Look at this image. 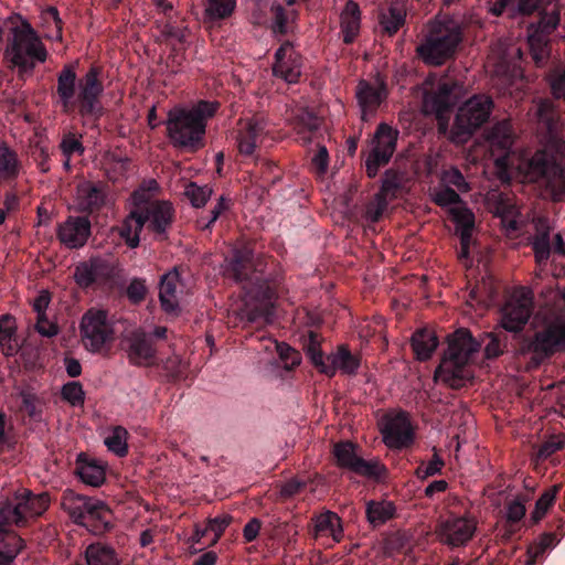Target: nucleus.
<instances>
[{
  "label": "nucleus",
  "mask_w": 565,
  "mask_h": 565,
  "mask_svg": "<svg viewBox=\"0 0 565 565\" xmlns=\"http://www.w3.org/2000/svg\"><path fill=\"white\" fill-rule=\"evenodd\" d=\"M480 343L476 341L466 329L456 331L448 340V350L445 359L460 363L471 364L475 355L479 352Z\"/></svg>",
  "instance_id": "obj_17"
},
{
  "label": "nucleus",
  "mask_w": 565,
  "mask_h": 565,
  "mask_svg": "<svg viewBox=\"0 0 565 565\" xmlns=\"http://www.w3.org/2000/svg\"><path fill=\"white\" fill-rule=\"evenodd\" d=\"M90 233V224L85 217H70L58 228L61 242L70 247L83 246Z\"/></svg>",
  "instance_id": "obj_22"
},
{
  "label": "nucleus",
  "mask_w": 565,
  "mask_h": 565,
  "mask_svg": "<svg viewBox=\"0 0 565 565\" xmlns=\"http://www.w3.org/2000/svg\"><path fill=\"white\" fill-rule=\"evenodd\" d=\"M21 163L17 153L6 143H0V180H11L18 177Z\"/></svg>",
  "instance_id": "obj_38"
},
{
  "label": "nucleus",
  "mask_w": 565,
  "mask_h": 565,
  "mask_svg": "<svg viewBox=\"0 0 565 565\" xmlns=\"http://www.w3.org/2000/svg\"><path fill=\"white\" fill-rule=\"evenodd\" d=\"M435 78L429 77L425 83L424 103L423 107L425 113L435 114L438 120L439 130L446 132L447 122L445 120V111L455 103L457 99L458 89L456 84L450 85L447 82H439L437 90H434Z\"/></svg>",
  "instance_id": "obj_11"
},
{
  "label": "nucleus",
  "mask_w": 565,
  "mask_h": 565,
  "mask_svg": "<svg viewBox=\"0 0 565 565\" xmlns=\"http://www.w3.org/2000/svg\"><path fill=\"white\" fill-rule=\"evenodd\" d=\"M10 29L4 51L7 61L20 75L30 74L38 63H44L49 53L41 36L31 23L15 14L9 18Z\"/></svg>",
  "instance_id": "obj_3"
},
{
  "label": "nucleus",
  "mask_w": 565,
  "mask_h": 565,
  "mask_svg": "<svg viewBox=\"0 0 565 565\" xmlns=\"http://www.w3.org/2000/svg\"><path fill=\"white\" fill-rule=\"evenodd\" d=\"M104 268L105 264L99 259L81 263L75 268L74 279L78 286L88 287L97 279Z\"/></svg>",
  "instance_id": "obj_36"
},
{
  "label": "nucleus",
  "mask_w": 565,
  "mask_h": 565,
  "mask_svg": "<svg viewBox=\"0 0 565 565\" xmlns=\"http://www.w3.org/2000/svg\"><path fill=\"white\" fill-rule=\"evenodd\" d=\"M406 15L405 6L401 1H394L381 12V24L390 34L395 33L404 23Z\"/></svg>",
  "instance_id": "obj_33"
},
{
  "label": "nucleus",
  "mask_w": 565,
  "mask_h": 565,
  "mask_svg": "<svg viewBox=\"0 0 565 565\" xmlns=\"http://www.w3.org/2000/svg\"><path fill=\"white\" fill-rule=\"evenodd\" d=\"M83 345L92 353H98L114 339V328L107 312L92 308L87 310L79 323Z\"/></svg>",
  "instance_id": "obj_9"
},
{
  "label": "nucleus",
  "mask_w": 565,
  "mask_h": 565,
  "mask_svg": "<svg viewBox=\"0 0 565 565\" xmlns=\"http://www.w3.org/2000/svg\"><path fill=\"white\" fill-rule=\"evenodd\" d=\"M275 57L274 74L287 83H296L301 75V61L294 45L289 42L281 44Z\"/></svg>",
  "instance_id": "obj_18"
},
{
  "label": "nucleus",
  "mask_w": 565,
  "mask_h": 565,
  "mask_svg": "<svg viewBox=\"0 0 565 565\" xmlns=\"http://www.w3.org/2000/svg\"><path fill=\"white\" fill-rule=\"evenodd\" d=\"M186 32L188 30L185 28L167 24L163 28L162 35L167 45L175 51H182L184 49Z\"/></svg>",
  "instance_id": "obj_48"
},
{
  "label": "nucleus",
  "mask_w": 565,
  "mask_h": 565,
  "mask_svg": "<svg viewBox=\"0 0 565 565\" xmlns=\"http://www.w3.org/2000/svg\"><path fill=\"white\" fill-rule=\"evenodd\" d=\"M105 193L100 184L84 182L77 188L78 204L82 209H93L104 202Z\"/></svg>",
  "instance_id": "obj_34"
},
{
  "label": "nucleus",
  "mask_w": 565,
  "mask_h": 565,
  "mask_svg": "<svg viewBox=\"0 0 565 565\" xmlns=\"http://www.w3.org/2000/svg\"><path fill=\"white\" fill-rule=\"evenodd\" d=\"M128 160L126 158H117L113 153L105 156L103 161V168L111 180H118L127 169Z\"/></svg>",
  "instance_id": "obj_49"
},
{
  "label": "nucleus",
  "mask_w": 565,
  "mask_h": 565,
  "mask_svg": "<svg viewBox=\"0 0 565 565\" xmlns=\"http://www.w3.org/2000/svg\"><path fill=\"white\" fill-rule=\"evenodd\" d=\"M87 565H118V558L114 550L107 545L97 543L86 548Z\"/></svg>",
  "instance_id": "obj_39"
},
{
  "label": "nucleus",
  "mask_w": 565,
  "mask_h": 565,
  "mask_svg": "<svg viewBox=\"0 0 565 565\" xmlns=\"http://www.w3.org/2000/svg\"><path fill=\"white\" fill-rule=\"evenodd\" d=\"M525 511L524 503L519 500H514L507 507V520L512 523L519 522L525 515Z\"/></svg>",
  "instance_id": "obj_63"
},
{
  "label": "nucleus",
  "mask_w": 565,
  "mask_h": 565,
  "mask_svg": "<svg viewBox=\"0 0 565 565\" xmlns=\"http://www.w3.org/2000/svg\"><path fill=\"white\" fill-rule=\"evenodd\" d=\"M438 347V339L434 331L422 329L412 337V348L416 358L420 361L430 359Z\"/></svg>",
  "instance_id": "obj_31"
},
{
  "label": "nucleus",
  "mask_w": 565,
  "mask_h": 565,
  "mask_svg": "<svg viewBox=\"0 0 565 565\" xmlns=\"http://www.w3.org/2000/svg\"><path fill=\"white\" fill-rule=\"evenodd\" d=\"M76 74L71 66H65L57 78V93L63 107L68 109L75 94Z\"/></svg>",
  "instance_id": "obj_37"
},
{
  "label": "nucleus",
  "mask_w": 565,
  "mask_h": 565,
  "mask_svg": "<svg viewBox=\"0 0 565 565\" xmlns=\"http://www.w3.org/2000/svg\"><path fill=\"white\" fill-rule=\"evenodd\" d=\"M476 529L477 523L473 518L450 515L439 523L437 535L441 543L457 547L467 544Z\"/></svg>",
  "instance_id": "obj_14"
},
{
  "label": "nucleus",
  "mask_w": 565,
  "mask_h": 565,
  "mask_svg": "<svg viewBox=\"0 0 565 565\" xmlns=\"http://www.w3.org/2000/svg\"><path fill=\"white\" fill-rule=\"evenodd\" d=\"M359 366V358L351 354L347 348L340 347L337 352L327 358V365L322 369V373L332 376L339 371L350 375L354 374Z\"/></svg>",
  "instance_id": "obj_27"
},
{
  "label": "nucleus",
  "mask_w": 565,
  "mask_h": 565,
  "mask_svg": "<svg viewBox=\"0 0 565 565\" xmlns=\"http://www.w3.org/2000/svg\"><path fill=\"white\" fill-rule=\"evenodd\" d=\"M185 194L193 206L200 207L211 198L212 189L207 185L199 186L195 183H190L185 189Z\"/></svg>",
  "instance_id": "obj_52"
},
{
  "label": "nucleus",
  "mask_w": 565,
  "mask_h": 565,
  "mask_svg": "<svg viewBox=\"0 0 565 565\" xmlns=\"http://www.w3.org/2000/svg\"><path fill=\"white\" fill-rule=\"evenodd\" d=\"M397 131L381 124L371 141V149L365 160L369 177H375L380 167L388 163L396 148Z\"/></svg>",
  "instance_id": "obj_12"
},
{
  "label": "nucleus",
  "mask_w": 565,
  "mask_h": 565,
  "mask_svg": "<svg viewBox=\"0 0 565 565\" xmlns=\"http://www.w3.org/2000/svg\"><path fill=\"white\" fill-rule=\"evenodd\" d=\"M111 520L113 515L109 508L103 501L94 499L85 521V527L94 534H100L110 529Z\"/></svg>",
  "instance_id": "obj_28"
},
{
  "label": "nucleus",
  "mask_w": 565,
  "mask_h": 565,
  "mask_svg": "<svg viewBox=\"0 0 565 565\" xmlns=\"http://www.w3.org/2000/svg\"><path fill=\"white\" fill-rule=\"evenodd\" d=\"M558 489V486H554L553 488L544 492L536 501L535 509L532 513V519L534 520V522L540 521L545 515L546 511L552 505Z\"/></svg>",
  "instance_id": "obj_53"
},
{
  "label": "nucleus",
  "mask_w": 565,
  "mask_h": 565,
  "mask_svg": "<svg viewBox=\"0 0 565 565\" xmlns=\"http://www.w3.org/2000/svg\"><path fill=\"white\" fill-rule=\"evenodd\" d=\"M533 249L537 263L547 260L551 252L548 233L544 232L534 238Z\"/></svg>",
  "instance_id": "obj_59"
},
{
  "label": "nucleus",
  "mask_w": 565,
  "mask_h": 565,
  "mask_svg": "<svg viewBox=\"0 0 565 565\" xmlns=\"http://www.w3.org/2000/svg\"><path fill=\"white\" fill-rule=\"evenodd\" d=\"M50 505V497L21 489L0 509V565H9L23 547V541L7 526L19 525L41 515Z\"/></svg>",
  "instance_id": "obj_2"
},
{
  "label": "nucleus",
  "mask_w": 565,
  "mask_h": 565,
  "mask_svg": "<svg viewBox=\"0 0 565 565\" xmlns=\"http://www.w3.org/2000/svg\"><path fill=\"white\" fill-rule=\"evenodd\" d=\"M270 343L275 347L276 351L278 352L280 360L285 364V369L290 370L300 364L301 358L299 352H297L286 343H278L276 341H270Z\"/></svg>",
  "instance_id": "obj_51"
},
{
  "label": "nucleus",
  "mask_w": 565,
  "mask_h": 565,
  "mask_svg": "<svg viewBox=\"0 0 565 565\" xmlns=\"http://www.w3.org/2000/svg\"><path fill=\"white\" fill-rule=\"evenodd\" d=\"M61 150L65 157H72L74 154H83L84 147L79 140V137L75 134H67L61 141Z\"/></svg>",
  "instance_id": "obj_56"
},
{
  "label": "nucleus",
  "mask_w": 565,
  "mask_h": 565,
  "mask_svg": "<svg viewBox=\"0 0 565 565\" xmlns=\"http://www.w3.org/2000/svg\"><path fill=\"white\" fill-rule=\"evenodd\" d=\"M469 365L444 358L435 372V379L452 388L462 387L472 379Z\"/></svg>",
  "instance_id": "obj_21"
},
{
  "label": "nucleus",
  "mask_w": 565,
  "mask_h": 565,
  "mask_svg": "<svg viewBox=\"0 0 565 565\" xmlns=\"http://www.w3.org/2000/svg\"><path fill=\"white\" fill-rule=\"evenodd\" d=\"M452 221L456 223V230L460 234L461 248L459 252L460 258L468 257V249L471 241V232L475 225L473 213L465 206L463 203L455 205L449 212Z\"/></svg>",
  "instance_id": "obj_25"
},
{
  "label": "nucleus",
  "mask_w": 565,
  "mask_h": 565,
  "mask_svg": "<svg viewBox=\"0 0 565 565\" xmlns=\"http://www.w3.org/2000/svg\"><path fill=\"white\" fill-rule=\"evenodd\" d=\"M128 359L136 365H149L154 359V350L142 331H134L125 339Z\"/></svg>",
  "instance_id": "obj_23"
},
{
  "label": "nucleus",
  "mask_w": 565,
  "mask_h": 565,
  "mask_svg": "<svg viewBox=\"0 0 565 565\" xmlns=\"http://www.w3.org/2000/svg\"><path fill=\"white\" fill-rule=\"evenodd\" d=\"M333 454L339 466L367 477H380L384 468L376 461H364L355 450L352 443L345 441L334 445Z\"/></svg>",
  "instance_id": "obj_16"
},
{
  "label": "nucleus",
  "mask_w": 565,
  "mask_h": 565,
  "mask_svg": "<svg viewBox=\"0 0 565 565\" xmlns=\"http://www.w3.org/2000/svg\"><path fill=\"white\" fill-rule=\"evenodd\" d=\"M216 110V104L200 102L191 108H173L168 113L167 130L171 142L181 148L203 147L206 120Z\"/></svg>",
  "instance_id": "obj_5"
},
{
  "label": "nucleus",
  "mask_w": 565,
  "mask_h": 565,
  "mask_svg": "<svg viewBox=\"0 0 565 565\" xmlns=\"http://www.w3.org/2000/svg\"><path fill=\"white\" fill-rule=\"evenodd\" d=\"M551 88L556 98L565 97V67L552 74Z\"/></svg>",
  "instance_id": "obj_61"
},
{
  "label": "nucleus",
  "mask_w": 565,
  "mask_h": 565,
  "mask_svg": "<svg viewBox=\"0 0 565 565\" xmlns=\"http://www.w3.org/2000/svg\"><path fill=\"white\" fill-rule=\"evenodd\" d=\"M537 331L529 349L539 356L565 350V313L543 311L535 317Z\"/></svg>",
  "instance_id": "obj_7"
},
{
  "label": "nucleus",
  "mask_w": 565,
  "mask_h": 565,
  "mask_svg": "<svg viewBox=\"0 0 565 565\" xmlns=\"http://www.w3.org/2000/svg\"><path fill=\"white\" fill-rule=\"evenodd\" d=\"M78 476L86 484L98 487L105 481V466L96 460H84L78 466Z\"/></svg>",
  "instance_id": "obj_40"
},
{
  "label": "nucleus",
  "mask_w": 565,
  "mask_h": 565,
  "mask_svg": "<svg viewBox=\"0 0 565 565\" xmlns=\"http://www.w3.org/2000/svg\"><path fill=\"white\" fill-rule=\"evenodd\" d=\"M148 200L147 191L141 189L134 192L132 201L136 209L130 212L120 230V235L132 248L138 246L143 227L161 235L172 222L173 210L170 203Z\"/></svg>",
  "instance_id": "obj_4"
},
{
  "label": "nucleus",
  "mask_w": 565,
  "mask_h": 565,
  "mask_svg": "<svg viewBox=\"0 0 565 565\" xmlns=\"http://www.w3.org/2000/svg\"><path fill=\"white\" fill-rule=\"evenodd\" d=\"M533 295L527 288L515 289L501 311V326L509 332L520 331L532 313Z\"/></svg>",
  "instance_id": "obj_10"
},
{
  "label": "nucleus",
  "mask_w": 565,
  "mask_h": 565,
  "mask_svg": "<svg viewBox=\"0 0 565 565\" xmlns=\"http://www.w3.org/2000/svg\"><path fill=\"white\" fill-rule=\"evenodd\" d=\"M341 31L345 43H350L360 30V9L353 1H348L340 14Z\"/></svg>",
  "instance_id": "obj_32"
},
{
  "label": "nucleus",
  "mask_w": 565,
  "mask_h": 565,
  "mask_svg": "<svg viewBox=\"0 0 565 565\" xmlns=\"http://www.w3.org/2000/svg\"><path fill=\"white\" fill-rule=\"evenodd\" d=\"M385 88L382 82L367 83L361 81L356 87V99L361 109V118L367 120L385 98Z\"/></svg>",
  "instance_id": "obj_19"
},
{
  "label": "nucleus",
  "mask_w": 565,
  "mask_h": 565,
  "mask_svg": "<svg viewBox=\"0 0 565 565\" xmlns=\"http://www.w3.org/2000/svg\"><path fill=\"white\" fill-rule=\"evenodd\" d=\"M35 328L36 331L44 337H54L58 332L57 326L50 321L45 313L38 315Z\"/></svg>",
  "instance_id": "obj_62"
},
{
  "label": "nucleus",
  "mask_w": 565,
  "mask_h": 565,
  "mask_svg": "<svg viewBox=\"0 0 565 565\" xmlns=\"http://www.w3.org/2000/svg\"><path fill=\"white\" fill-rule=\"evenodd\" d=\"M306 351L311 362L322 373V369L327 365V360H324L319 349L318 340L313 333H310L309 335V343L306 345Z\"/></svg>",
  "instance_id": "obj_58"
},
{
  "label": "nucleus",
  "mask_w": 565,
  "mask_h": 565,
  "mask_svg": "<svg viewBox=\"0 0 565 565\" xmlns=\"http://www.w3.org/2000/svg\"><path fill=\"white\" fill-rule=\"evenodd\" d=\"M127 430L121 426L114 427L105 437L104 443L108 450L117 456H125L128 450L127 446Z\"/></svg>",
  "instance_id": "obj_44"
},
{
  "label": "nucleus",
  "mask_w": 565,
  "mask_h": 565,
  "mask_svg": "<svg viewBox=\"0 0 565 565\" xmlns=\"http://www.w3.org/2000/svg\"><path fill=\"white\" fill-rule=\"evenodd\" d=\"M495 214L501 218L507 233H512L519 227V211L510 202L501 200L495 209Z\"/></svg>",
  "instance_id": "obj_43"
},
{
  "label": "nucleus",
  "mask_w": 565,
  "mask_h": 565,
  "mask_svg": "<svg viewBox=\"0 0 565 565\" xmlns=\"http://www.w3.org/2000/svg\"><path fill=\"white\" fill-rule=\"evenodd\" d=\"M514 137L508 120L495 124L488 136L490 156L499 179L508 181L515 172L523 181H540L553 200H562L565 194V143L556 142L555 154L544 150L529 156L514 147Z\"/></svg>",
  "instance_id": "obj_1"
},
{
  "label": "nucleus",
  "mask_w": 565,
  "mask_h": 565,
  "mask_svg": "<svg viewBox=\"0 0 565 565\" xmlns=\"http://www.w3.org/2000/svg\"><path fill=\"white\" fill-rule=\"evenodd\" d=\"M94 499L68 492L63 498V507L74 522L85 526V521Z\"/></svg>",
  "instance_id": "obj_29"
},
{
  "label": "nucleus",
  "mask_w": 565,
  "mask_h": 565,
  "mask_svg": "<svg viewBox=\"0 0 565 565\" xmlns=\"http://www.w3.org/2000/svg\"><path fill=\"white\" fill-rule=\"evenodd\" d=\"M460 41L459 23L449 17H438L427 25L417 54L427 64L440 65L452 56Z\"/></svg>",
  "instance_id": "obj_6"
},
{
  "label": "nucleus",
  "mask_w": 565,
  "mask_h": 565,
  "mask_svg": "<svg viewBox=\"0 0 565 565\" xmlns=\"http://www.w3.org/2000/svg\"><path fill=\"white\" fill-rule=\"evenodd\" d=\"M236 0H205V15L212 20L224 19L232 14Z\"/></svg>",
  "instance_id": "obj_46"
},
{
  "label": "nucleus",
  "mask_w": 565,
  "mask_h": 565,
  "mask_svg": "<svg viewBox=\"0 0 565 565\" xmlns=\"http://www.w3.org/2000/svg\"><path fill=\"white\" fill-rule=\"evenodd\" d=\"M62 396L73 406H79L84 403V391L78 382H70L62 388Z\"/></svg>",
  "instance_id": "obj_54"
},
{
  "label": "nucleus",
  "mask_w": 565,
  "mask_h": 565,
  "mask_svg": "<svg viewBox=\"0 0 565 565\" xmlns=\"http://www.w3.org/2000/svg\"><path fill=\"white\" fill-rule=\"evenodd\" d=\"M394 514V505L388 501L370 502L366 507L369 522L376 526L385 523Z\"/></svg>",
  "instance_id": "obj_42"
},
{
  "label": "nucleus",
  "mask_w": 565,
  "mask_h": 565,
  "mask_svg": "<svg viewBox=\"0 0 565 565\" xmlns=\"http://www.w3.org/2000/svg\"><path fill=\"white\" fill-rule=\"evenodd\" d=\"M311 166L318 175H324L329 167V154L324 146H320L311 159Z\"/></svg>",
  "instance_id": "obj_60"
},
{
  "label": "nucleus",
  "mask_w": 565,
  "mask_h": 565,
  "mask_svg": "<svg viewBox=\"0 0 565 565\" xmlns=\"http://www.w3.org/2000/svg\"><path fill=\"white\" fill-rule=\"evenodd\" d=\"M507 9L510 11L511 17H514L516 13L530 14L536 9V3L534 0H514V6Z\"/></svg>",
  "instance_id": "obj_64"
},
{
  "label": "nucleus",
  "mask_w": 565,
  "mask_h": 565,
  "mask_svg": "<svg viewBox=\"0 0 565 565\" xmlns=\"http://www.w3.org/2000/svg\"><path fill=\"white\" fill-rule=\"evenodd\" d=\"M15 332V320L9 315L2 316L0 318V345L7 354L12 353L18 347Z\"/></svg>",
  "instance_id": "obj_41"
},
{
  "label": "nucleus",
  "mask_w": 565,
  "mask_h": 565,
  "mask_svg": "<svg viewBox=\"0 0 565 565\" xmlns=\"http://www.w3.org/2000/svg\"><path fill=\"white\" fill-rule=\"evenodd\" d=\"M441 182L444 185L450 188L455 186L458 191L467 192L469 190L468 183L457 169H449L443 173Z\"/></svg>",
  "instance_id": "obj_57"
},
{
  "label": "nucleus",
  "mask_w": 565,
  "mask_h": 565,
  "mask_svg": "<svg viewBox=\"0 0 565 565\" xmlns=\"http://www.w3.org/2000/svg\"><path fill=\"white\" fill-rule=\"evenodd\" d=\"M40 26L43 30L44 38L49 40H62V20L56 8L49 7L41 11Z\"/></svg>",
  "instance_id": "obj_35"
},
{
  "label": "nucleus",
  "mask_w": 565,
  "mask_h": 565,
  "mask_svg": "<svg viewBox=\"0 0 565 565\" xmlns=\"http://www.w3.org/2000/svg\"><path fill=\"white\" fill-rule=\"evenodd\" d=\"M274 14L273 30L275 33L284 34L289 19H294L295 11H285L280 3L274 2L270 8Z\"/></svg>",
  "instance_id": "obj_50"
},
{
  "label": "nucleus",
  "mask_w": 565,
  "mask_h": 565,
  "mask_svg": "<svg viewBox=\"0 0 565 565\" xmlns=\"http://www.w3.org/2000/svg\"><path fill=\"white\" fill-rule=\"evenodd\" d=\"M381 431L385 445L402 448L412 441L413 430L408 416L404 412H390L381 422Z\"/></svg>",
  "instance_id": "obj_15"
},
{
  "label": "nucleus",
  "mask_w": 565,
  "mask_h": 565,
  "mask_svg": "<svg viewBox=\"0 0 565 565\" xmlns=\"http://www.w3.org/2000/svg\"><path fill=\"white\" fill-rule=\"evenodd\" d=\"M232 516L228 514H222L214 519H210L206 523L209 532L213 534L211 544H215L221 537L222 533L230 525Z\"/></svg>",
  "instance_id": "obj_55"
},
{
  "label": "nucleus",
  "mask_w": 565,
  "mask_h": 565,
  "mask_svg": "<svg viewBox=\"0 0 565 565\" xmlns=\"http://www.w3.org/2000/svg\"><path fill=\"white\" fill-rule=\"evenodd\" d=\"M433 200L440 206L447 207L448 212L455 205L461 204V200L455 190L441 184L439 188H436L433 192Z\"/></svg>",
  "instance_id": "obj_47"
},
{
  "label": "nucleus",
  "mask_w": 565,
  "mask_h": 565,
  "mask_svg": "<svg viewBox=\"0 0 565 565\" xmlns=\"http://www.w3.org/2000/svg\"><path fill=\"white\" fill-rule=\"evenodd\" d=\"M493 102L489 96L477 95L459 107L448 138L455 143H465L473 131L490 117Z\"/></svg>",
  "instance_id": "obj_8"
},
{
  "label": "nucleus",
  "mask_w": 565,
  "mask_h": 565,
  "mask_svg": "<svg viewBox=\"0 0 565 565\" xmlns=\"http://www.w3.org/2000/svg\"><path fill=\"white\" fill-rule=\"evenodd\" d=\"M315 533L317 537H331L339 542L343 534L340 518L330 511L321 513L315 520Z\"/></svg>",
  "instance_id": "obj_30"
},
{
  "label": "nucleus",
  "mask_w": 565,
  "mask_h": 565,
  "mask_svg": "<svg viewBox=\"0 0 565 565\" xmlns=\"http://www.w3.org/2000/svg\"><path fill=\"white\" fill-rule=\"evenodd\" d=\"M181 281L177 269L164 274L160 281L159 298L162 309L170 315H175L179 310V292Z\"/></svg>",
  "instance_id": "obj_24"
},
{
  "label": "nucleus",
  "mask_w": 565,
  "mask_h": 565,
  "mask_svg": "<svg viewBox=\"0 0 565 565\" xmlns=\"http://www.w3.org/2000/svg\"><path fill=\"white\" fill-rule=\"evenodd\" d=\"M102 92L97 70L90 68L79 82L78 99L82 114L95 115L98 111V96Z\"/></svg>",
  "instance_id": "obj_20"
},
{
  "label": "nucleus",
  "mask_w": 565,
  "mask_h": 565,
  "mask_svg": "<svg viewBox=\"0 0 565 565\" xmlns=\"http://www.w3.org/2000/svg\"><path fill=\"white\" fill-rule=\"evenodd\" d=\"M253 260V253L245 248L244 250L236 253L235 256L227 262L225 270L233 278L242 279L244 277L243 269L252 266Z\"/></svg>",
  "instance_id": "obj_45"
},
{
  "label": "nucleus",
  "mask_w": 565,
  "mask_h": 565,
  "mask_svg": "<svg viewBox=\"0 0 565 565\" xmlns=\"http://www.w3.org/2000/svg\"><path fill=\"white\" fill-rule=\"evenodd\" d=\"M559 22V14L556 4L550 1V8L545 11L537 23L532 25L527 35V42L532 56L536 63H541L548 55L547 35L555 30Z\"/></svg>",
  "instance_id": "obj_13"
},
{
  "label": "nucleus",
  "mask_w": 565,
  "mask_h": 565,
  "mask_svg": "<svg viewBox=\"0 0 565 565\" xmlns=\"http://www.w3.org/2000/svg\"><path fill=\"white\" fill-rule=\"evenodd\" d=\"M265 136V122L259 119L246 121L237 138L238 150L244 156H252L255 148L260 143Z\"/></svg>",
  "instance_id": "obj_26"
}]
</instances>
